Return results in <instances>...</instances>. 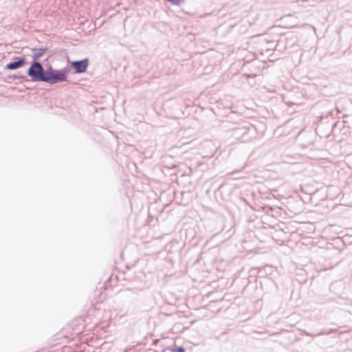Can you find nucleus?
<instances>
[{
    "mask_svg": "<svg viewBox=\"0 0 352 352\" xmlns=\"http://www.w3.org/2000/svg\"><path fill=\"white\" fill-rule=\"evenodd\" d=\"M47 68L45 69L40 61H32L27 70L30 81L34 82H45Z\"/></svg>",
    "mask_w": 352,
    "mask_h": 352,
    "instance_id": "1",
    "label": "nucleus"
},
{
    "mask_svg": "<svg viewBox=\"0 0 352 352\" xmlns=\"http://www.w3.org/2000/svg\"><path fill=\"white\" fill-rule=\"evenodd\" d=\"M63 82H66L63 78L59 69H54L52 66L47 68L45 82L54 85Z\"/></svg>",
    "mask_w": 352,
    "mask_h": 352,
    "instance_id": "2",
    "label": "nucleus"
},
{
    "mask_svg": "<svg viewBox=\"0 0 352 352\" xmlns=\"http://www.w3.org/2000/svg\"><path fill=\"white\" fill-rule=\"evenodd\" d=\"M68 61L70 64L71 68L74 70L73 74L85 73L87 69L89 62L88 58H85L82 60Z\"/></svg>",
    "mask_w": 352,
    "mask_h": 352,
    "instance_id": "3",
    "label": "nucleus"
},
{
    "mask_svg": "<svg viewBox=\"0 0 352 352\" xmlns=\"http://www.w3.org/2000/svg\"><path fill=\"white\" fill-rule=\"evenodd\" d=\"M27 58L25 56H14L12 61L6 65L7 70H16L23 67L27 65Z\"/></svg>",
    "mask_w": 352,
    "mask_h": 352,
    "instance_id": "4",
    "label": "nucleus"
},
{
    "mask_svg": "<svg viewBox=\"0 0 352 352\" xmlns=\"http://www.w3.org/2000/svg\"><path fill=\"white\" fill-rule=\"evenodd\" d=\"M48 50V47H43L40 48H32V58L33 59V61H38V59L41 58Z\"/></svg>",
    "mask_w": 352,
    "mask_h": 352,
    "instance_id": "5",
    "label": "nucleus"
},
{
    "mask_svg": "<svg viewBox=\"0 0 352 352\" xmlns=\"http://www.w3.org/2000/svg\"><path fill=\"white\" fill-rule=\"evenodd\" d=\"M12 79H20L21 80V82L23 81H25V82H29L30 80L29 78H28L27 76H25V75H23V74H10V75H8L4 77V79L3 80L6 82H8V83H10L11 82V80Z\"/></svg>",
    "mask_w": 352,
    "mask_h": 352,
    "instance_id": "6",
    "label": "nucleus"
},
{
    "mask_svg": "<svg viewBox=\"0 0 352 352\" xmlns=\"http://www.w3.org/2000/svg\"><path fill=\"white\" fill-rule=\"evenodd\" d=\"M185 352V349L182 346H175L173 349L165 348L162 349V352Z\"/></svg>",
    "mask_w": 352,
    "mask_h": 352,
    "instance_id": "7",
    "label": "nucleus"
},
{
    "mask_svg": "<svg viewBox=\"0 0 352 352\" xmlns=\"http://www.w3.org/2000/svg\"><path fill=\"white\" fill-rule=\"evenodd\" d=\"M59 70L60 71V73H61L63 78L65 79V80L66 82H69V80H67V78H68V74L70 72V68L69 67H65Z\"/></svg>",
    "mask_w": 352,
    "mask_h": 352,
    "instance_id": "8",
    "label": "nucleus"
},
{
    "mask_svg": "<svg viewBox=\"0 0 352 352\" xmlns=\"http://www.w3.org/2000/svg\"><path fill=\"white\" fill-rule=\"evenodd\" d=\"M250 272L251 273V274H257V275H260V276H262L263 275V272H262V270L260 269V268H257V267H254V268H252L250 271Z\"/></svg>",
    "mask_w": 352,
    "mask_h": 352,
    "instance_id": "9",
    "label": "nucleus"
},
{
    "mask_svg": "<svg viewBox=\"0 0 352 352\" xmlns=\"http://www.w3.org/2000/svg\"><path fill=\"white\" fill-rule=\"evenodd\" d=\"M267 43L268 45L267 50H274L277 47V44L275 45L274 42L273 41H267Z\"/></svg>",
    "mask_w": 352,
    "mask_h": 352,
    "instance_id": "10",
    "label": "nucleus"
},
{
    "mask_svg": "<svg viewBox=\"0 0 352 352\" xmlns=\"http://www.w3.org/2000/svg\"><path fill=\"white\" fill-rule=\"evenodd\" d=\"M334 331H336V329H330L327 331H322L320 333L316 334V336H321V335H324V334L328 335Z\"/></svg>",
    "mask_w": 352,
    "mask_h": 352,
    "instance_id": "11",
    "label": "nucleus"
},
{
    "mask_svg": "<svg viewBox=\"0 0 352 352\" xmlns=\"http://www.w3.org/2000/svg\"><path fill=\"white\" fill-rule=\"evenodd\" d=\"M160 341V340L158 339H156V340H154L153 342V344H157V343Z\"/></svg>",
    "mask_w": 352,
    "mask_h": 352,
    "instance_id": "12",
    "label": "nucleus"
},
{
    "mask_svg": "<svg viewBox=\"0 0 352 352\" xmlns=\"http://www.w3.org/2000/svg\"><path fill=\"white\" fill-rule=\"evenodd\" d=\"M269 210H272V207H269L268 210H267V212H269V211H268Z\"/></svg>",
    "mask_w": 352,
    "mask_h": 352,
    "instance_id": "13",
    "label": "nucleus"
},
{
    "mask_svg": "<svg viewBox=\"0 0 352 352\" xmlns=\"http://www.w3.org/2000/svg\"><path fill=\"white\" fill-rule=\"evenodd\" d=\"M307 335L309 336H313L312 335H311L310 333H307Z\"/></svg>",
    "mask_w": 352,
    "mask_h": 352,
    "instance_id": "14",
    "label": "nucleus"
}]
</instances>
